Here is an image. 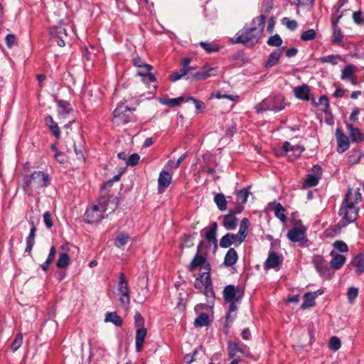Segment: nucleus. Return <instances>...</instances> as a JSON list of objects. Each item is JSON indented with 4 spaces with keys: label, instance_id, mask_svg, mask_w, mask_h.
I'll return each mask as SVG.
<instances>
[{
    "label": "nucleus",
    "instance_id": "nucleus-1",
    "mask_svg": "<svg viewBox=\"0 0 364 364\" xmlns=\"http://www.w3.org/2000/svg\"><path fill=\"white\" fill-rule=\"evenodd\" d=\"M266 17L264 15H259L252 21V26L246 27L240 30L234 39L233 43H242L247 47H252L256 45L264 31Z\"/></svg>",
    "mask_w": 364,
    "mask_h": 364
},
{
    "label": "nucleus",
    "instance_id": "nucleus-2",
    "mask_svg": "<svg viewBox=\"0 0 364 364\" xmlns=\"http://www.w3.org/2000/svg\"><path fill=\"white\" fill-rule=\"evenodd\" d=\"M362 200V195L358 188L354 193L348 189L341 204L338 214L341 217L338 225L344 228L355 222L358 218L359 208L356 204Z\"/></svg>",
    "mask_w": 364,
    "mask_h": 364
},
{
    "label": "nucleus",
    "instance_id": "nucleus-3",
    "mask_svg": "<svg viewBox=\"0 0 364 364\" xmlns=\"http://www.w3.org/2000/svg\"><path fill=\"white\" fill-rule=\"evenodd\" d=\"M118 206V199L114 196L101 195L97 205L86 210L85 220L87 223L99 222L104 218V213L110 210L114 212Z\"/></svg>",
    "mask_w": 364,
    "mask_h": 364
},
{
    "label": "nucleus",
    "instance_id": "nucleus-4",
    "mask_svg": "<svg viewBox=\"0 0 364 364\" xmlns=\"http://www.w3.org/2000/svg\"><path fill=\"white\" fill-rule=\"evenodd\" d=\"M50 181L49 176L43 171H34L23 178V188L26 192L48 186Z\"/></svg>",
    "mask_w": 364,
    "mask_h": 364
},
{
    "label": "nucleus",
    "instance_id": "nucleus-5",
    "mask_svg": "<svg viewBox=\"0 0 364 364\" xmlns=\"http://www.w3.org/2000/svg\"><path fill=\"white\" fill-rule=\"evenodd\" d=\"M71 26L63 20L55 26L50 27V35L53 41H55L60 47H64L68 38V30Z\"/></svg>",
    "mask_w": 364,
    "mask_h": 364
},
{
    "label": "nucleus",
    "instance_id": "nucleus-6",
    "mask_svg": "<svg viewBox=\"0 0 364 364\" xmlns=\"http://www.w3.org/2000/svg\"><path fill=\"white\" fill-rule=\"evenodd\" d=\"M206 245L204 241H201L197 247V253L194 256L191 262L188 266V270L193 272L196 269L199 268L200 270H203V272H208V275H210V266L205 255L202 254V250L204 246Z\"/></svg>",
    "mask_w": 364,
    "mask_h": 364
},
{
    "label": "nucleus",
    "instance_id": "nucleus-7",
    "mask_svg": "<svg viewBox=\"0 0 364 364\" xmlns=\"http://www.w3.org/2000/svg\"><path fill=\"white\" fill-rule=\"evenodd\" d=\"M194 287L196 289H201L203 288V294L207 298L213 299L215 298V293L213 288L212 281L208 272H201L199 277H198L195 282Z\"/></svg>",
    "mask_w": 364,
    "mask_h": 364
},
{
    "label": "nucleus",
    "instance_id": "nucleus-8",
    "mask_svg": "<svg viewBox=\"0 0 364 364\" xmlns=\"http://www.w3.org/2000/svg\"><path fill=\"white\" fill-rule=\"evenodd\" d=\"M312 263L321 277L326 279H331L333 277V272L327 265L323 256L319 255L313 256Z\"/></svg>",
    "mask_w": 364,
    "mask_h": 364
},
{
    "label": "nucleus",
    "instance_id": "nucleus-9",
    "mask_svg": "<svg viewBox=\"0 0 364 364\" xmlns=\"http://www.w3.org/2000/svg\"><path fill=\"white\" fill-rule=\"evenodd\" d=\"M117 291L122 306L127 308L130 304V291L128 288L127 281L123 273H121L119 277Z\"/></svg>",
    "mask_w": 364,
    "mask_h": 364
},
{
    "label": "nucleus",
    "instance_id": "nucleus-10",
    "mask_svg": "<svg viewBox=\"0 0 364 364\" xmlns=\"http://www.w3.org/2000/svg\"><path fill=\"white\" fill-rule=\"evenodd\" d=\"M306 228L304 226L294 227L289 230L288 239L293 242H299V245L304 247L307 245L308 240L306 237Z\"/></svg>",
    "mask_w": 364,
    "mask_h": 364
},
{
    "label": "nucleus",
    "instance_id": "nucleus-11",
    "mask_svg": "<svg viewBox=\"0 0 364 364\" xmlns=\"http://www.w3.org/2000/svg\"><path fill=\"white\" fill-rule=\"evenodd\" d=\"M223 298L226 302H240L244 290L232 284L226 286L223 289Z\"/></svg>",
    "mask_w": 364,
    "mask_h": 364
},
{
    "label": "nucleus",
    "instance_id": "nucleus-12",
    "mask_svg": "<svg viewBox=\"0 0 364 364\" xmlns=\"http://www.w3.org/2000/svg\"><path fill=\"white\" fill-rule=\"evenodd\" d=\"M132 109L124 103L119 104L114 111V118L118 123L127 124L131 121Z\"/></svg>",
    "mask_w": 364,
    "mask_h": 364
},
{
    "label": "nucleus",
    "instance_id": "nucleus-13",
    "mask_svg": "<svg viewBox=\"0 0 364 364\" xmlns=\"http://www.w3.org/2000/svg\"><path fill=\"white\" fill-rule=\"evenodd\" d=\"M312 173L306 176V180L303 183L304 188H309L316 186L321 178V168L318 165H314L312 168Z\"/></svg>",
    "mask_w": 364,
    "mask_h": 364
},
{
    "label": "nucleus",
    "instance_id": "nucleus-14",
    "mask_svg": "<svg viewBox=\"0 0 364 364\" xmlns=\"http://www.w3.org/2000/svg\"><path fill=\"white\" fill-rule=\"evenodd\" d=\"M217 223H213L210 226L203 228L200 231L201 237H204L209 245H213L214 248H217V239H216V231H217Z\"/></svg>",
    "mask_w": 364,
    "mask_h": 364
},
{
    "label": "nucleus",
    "instance_id": "nucleus-15",
    "mask_svg": "<svg viewBox=\"0 0 364 364\" xmlns=\"http://www.w3.org/2000/svg\"><path fill=\"white\" fill-rule=\"evenodd\" d=\"M218 75V67H210L209 65H205L200 70L192 75V78L196 80H204L208 77Z\"/></svg>",
    "mask_w": 364,
    "mask_h": 364
},
{
    "label": "nucleus",
    "instance_id": "nucleus-16",
    "mask_svg": "<svg viewBox=\"0 0 364 364\" xmlns=\"http://www.w3.org/2000/svg\"><path fill=\"white\" fill-rule=\"evenodd\" d=\"M228 355L231 358L236 356L238 353L245 354L247 356L250 355V349L246 345L240 346L238 343L231 341L228 343Z\"/></svg>",
    "mask_w": 364,
    "mask_h": 364
},
{
    "label": "nucleus",
    "instance_id": "nucleus-17",
    "mask_svg": "<svg viewBox=\"0 0 364 364\" xmlns=\"http://www.w3.org/2000/svg\"><path fill=\"white\" fill-rule=\"evenodd\" d=\"M341 17L342 14H341L336 19H332L331 21L333 35L332 42L336 45H341L343 39V35L342 33L341 29L338 26L339 20Z\"/></svg>",
    "mask_w": 364,
    "mask_h": 364
},
{
    "label": "nucleus",
    "instance_id": "nucleus-18",
    "mask_svg": "<svg viewBox=\"0 0 364 364\" xmlns=\"http://www.w3.org/2000/svg\"><path fill=\"white\" fill-rule=\"evenodd\" d=\"M336 136L338 144L337 151L338 153H343L350 146L348 137L339 128L336 131Z\"/></svg>",
    "mask_w": 364,
    "mask_h": 364
},
{
    "label": "nucleus",
    "instance_id": "nucleus-19",
    "mask_svg": "<svg viewBox=\"0 0 364 364\" xmlns=\"http://www.w3.org/2000/svg\"><path fill=\"white\" fill-rule=\"evenodd\" d=\"M282 262L283 257L282 255H278L274 252H269L264 267L265 269H275L278 267Z\"/></svg>",
    "mask_w": 364,
    "mask_h": 364
},
{
    "label": "nucleus",
    "instance_id": "nucleus-20",
    "mask_svg": "<svg viewBox=\"0 0 364 364\" xmlns=\"http://www.w3.org/2000/svg\"><path fill=\"white\" fill-rule=\"evenodd\" d=\"M237 234L227 233L220 240L221 247L228 248L231 245L239 246L243 241L240 240Z\"/></svg>",
    "mask_w": 364,
    "mask_h": 364
},
{
    "label": "nucleus",
    "instance_id": "nucleus-21",
    "mask_svg": "<svg viewBox=\"0 0 364 364\" xmlns=\"http://www.w3.org/2000/svg\"><path fill=\"white\" fill-rule=\"evenodd\" d=\"M269 102L270 110L274 112H279L284 109L285 105L284 102V98L282 95H278L274 97L267 98Z\"/></svg>",
    "mask_w": 364,
    "mask_h": 364
},
{
    "label": "nucleus",
    "instance_id": "nucleus-22",
    "mask_svg": "<svg viewBox=\"0 0 364 364\" xmlns=\"http://www.w3.org/2000/svg\"><path fill=\"white\" fill-rule=\"evenodd\" d=\"M147 335V331L144 327L138 328L135 335L136 351L139 353L143 349V345Z\"/></svg>",
    "mask_w": 364,
    "mask_h": 364
},
{
    "label": "nucleus",
    "instance_id": "nucleus-23",
    "mask_svg": "<svg viewBox=\"0 0 364 364\" xmlns=\"http://www.w3.org/2000/svg\"><path fill=\"white\" fill-rule=\"evenodd\" d=\"M330 255L332 257L329 262L330 267L335 269H340L345 264L346 257L343 255L335 252L334 250L331 252Z\"/></svg>",
    "mask_w": 364,
    "mask_h": 364
},
{
    "label": "nucleus",
    "instance_id": "nucleus-24",
    "mask_svg": "<svg viewBox=\"0 0 364 364\" xmlns=\"http://www.w3.org/2000/svg\"><path fill=\"white\" fill-rule=\"evenodd\" d=\"M223 224L225 228L228 230H232L235 229L237 225V219L234 215L232 210L228 215H225L223 219Z\"/></svg>",
    "mask_w": 364,
    "mask_h": 364
},
{
    "label": "nucleus",
    "instance_id": "nucleus-25",
    "mask_svg": "<svg viewBox=\"0 0 364 364\" xmlns=\"http://www.w3.org/2000/svg\"><path fill=\"white\" fill-rule=\"evenodd\" d=\"M58 113L60 117L64 118L66 115L73 112V108L70 104L65 100L58 101Z\"/></svg>",
    "mask_w": 364,
    "mask_h": 364
},
{
    "label": "nucleus",
    "instance_id": "nucleus-26",
    "mask_svg": "<svg viewBox=\"0 0 364 364\" xmlns=\"http://www.w3.org/2000/svg\"><path fill=\"white\" fill-rule=\"evenodd\" d=\"M355 72V67L353 65H348L342 70L341 78L342 80H350L352 84H355L356 82L353 80Z\"/></svg>",
    "mask_w": 364,
    "mask_h": 364
},
{
    "label": "nucleus",
    "instance_id": "nucleus-27",
    "mask_svg": "<svg viewBox=\"0 0 364 364\" xmlns=\"http://www.w3.org/2000/svg\"><path fill=\"white\" fill-rule=\"evenodd\" d=\"M352 264L356 267L355 273L357 274L364 272V250L353 258Z\"/></svg>",
    "mask_w": 364,
    "mask_h": 364
},
{
    "label": "nucleus",
    "instance_id": "nucleus-28",
    "mask_svg": "<svg viewBox=\"0 0 364 364\" xmlns=\"http://www.w3.org/2000/svg\"><path fill=\"white\" fill-rule=\"evenodd\" d=\"M237 258L238 256L236 250L233 248H230L225 256L223 264L226 267H232L237 262Z\"/></svg>",
    "mask_w": 364,
    "mask_h": 364
},
{
    "label": "nucleus",
    "instance_id": "nucleus-29",
    "mask_svg": "<svg viewBox=\"0 0 364 364\" xmlns=\"http://www.w3.org/2000/svg\"><path fill=\"white\" fill-rule=\"evenodd\" d=\"M294 92L296 98L302 100H309L310 89L308 85H304L296 87L294 90Z\"/></svg>",
    "mask_w": 364,
    "mask_h": 364
},
{
    "label": "nucleus",
    "instance_id": "nucleus-30",
    "mask_svg": "<svg viewBox=\"0 0 364 364\" xmlns=\"http://www.w3.org/2000/svg\"><path fill=\"white\" fill-rule=\"evenodd\" d=\"M171 182V176L168 171H163L160 173L158 183H159V188L161 191V188H167Z\"/></svg>",
    "mask_w": 364,
    "mask_h": 364
},
{
    "label": "nucleus",
    "instance_id": "nucleus-31",
    "mask_svg": "<svg viewBox=\"0 0 364 364\" xmlns=\"http://www.w3.org/2000/svg\"><path fill=\"white\" fill-rule=\"evenodd\" d=\"M346 127L352 141L360 142L363 140V135L358 128L350 124H347Z\"/></svg>",
    "mask_w": 364,
    "mask_h": 364
},
{
    "label": "nucleus",
    "instance_id": "nucleus-32",
    "mask_svg": "<svg viewBox=\"0 0 364 364\" xmlns=\"http://www.w3.org/2000/svg\"><path fill=\"white\" fill-rule=\"evenodd\" d=\"M280 57H281L280 50H275L273 52H272L269 54L268 59L264 65L265 68L268 69V68L273 67L276 64H277Z\"/></svg>",
    "mask_w": 364,
    "mask_h": 364
},
{
    "label": "nucleus",
    "instance_id": "nucleus-33",
    "mask_svg": "<svg viewBox=\"0 0 364 364\" xmlns=\"http://www.w3.org/2000/svg\"><path fill=\"white\" fill-rule=\"evenodd\" d=\"M31 228L30 230V233L28 236L26 238V252H30L34 245L35 243V237H36V228L34 225V223L33 221H31Z\"/></svg>",
    "mask_w": 364,
    "mask_h": 364
},
{
    "label": "nucleus",
    "instance_id": "nucleus-34",
    "mask_svg": "<svg viewBox=\"0 0 364 364\" xmlns=\"http://www.w3.org/2000/svg\"><path fill=\"white\" fill-rule=\"evenodd\" d=\"M274 212L275 216L282 223L287 222V217L285 215L286 210L283 205L279 203H275L274 206Z\"/></svg>",
    "mask_w": 364,
    "mask_h": 364
},
{
    "label": "nucleus",
    "instance_id": "nucleus-35",
    "mask_svg": "<svg viewBox=\"0 0 364 364\" xmlns=\"http://www.w3.org/2000/svg\"><path fill=\"white\" fill-rule=\"evenodd\" d=\"M315 299L316 297L314 294H311V292L306 293L304 295V301L301 308L304 310L314 306L316 304Z\"/></svg>",
    "mask_w": 364,
    "mask_h": 364
},
{
    "label": "nucleus",
    "instance_id": "nucleus-36",
    "mask_svg": "<svg viewBox=\"0 0 364 364\" xmlns=\"http://www.w3.org/2000/svg\"><path fill=\"white\" fill-rule=\"evenodd\" d=\"M45 122H46V125L49 127V129L51 130L53 135L56 138H59L60 135V132L59 127L58 126V124L54 122L53 117L50 115L47 116L45 118Z\"/></svg>",
    "mask_w": 364,
    "mask_h": 364
},
{
    "label": "nucleus",
    "instance_id": "nucleus-37",
    "mask_svg": "<svg viewBox=\"0 0 364 364\" xmlns=\"http://www.w3.org/2000/svg\"><path fill=\"white\" fill-rule=\"evenodd\" d=\"M249 227V220L247 218H244L241 220L240 224V228L239 231L237 233L238 235V238L240 240L244 241L247 237V232Z\"/></svg>",
    "mask_w": 364,
    "mask_h": 364
},
{
    "label": "nucleus",
    "instance_id": "nucleus-38",
    "mask_svg": "<svg viewBox=\"0 0 364 364\" xmlns=\"http://www.w3.org/2000/svg\"><path fill=\"white\" fill-rule=\"evenodd\" d=\"M159 101L162 105H167L169 107H174L180 105L185 100L183 97H178L173 99L159 98Z\"/></svg>",
    "mask_w": 364,
    "mask_h": 364
},
{
    "label": "nucleus",
    "instance_id": "nucleus-39",
    "mask_svg": "<svg viewBox=\"0 0 364 364\" xmlns=\"http://www.w3.org/2000/svg\"><path fill=\"white\" fill-rule=\"evenodd\" d=\"M105 322H111L116 326H121L122 325V319L116 312H109L106 314Z\"/></svg>",
    "mask_w": 364,
    "mask_h": 364
},
{
    "label": "nucleus",
    "instance_id": "nucleus-40",
    "mask_svg": "<svg viewBox=\"0 0 364 364\" xmlns=\"http://www.w3.org/2000/svg\"><path fill=\"white\" fill-rule=\"evenodd\" d=\"M214 201L217 205L218 208L223 211L227 208V200L223 193H218L214 197Z\"/></svg>",
    "mask_w": 364,
    "mask_h": 364
},
{
    "label": "nucleus",
    "instance_id": "nucleus-41",
    "mask_svg": "<svg viewBox=\"0 0 364 364\" xmlns=\"http://www.w3.org/2000/svg\"><path fill=\"white\" fill-rule=\"evenodd\" d=\"M133 64L134 66L143 69L146 72H150L152 66L145 63V61L140 57H135L133 58Z\"/></svg>",
    "mask_w": 364,
    "mask_h": 364
},
{
    "label": "nucleus",
    "instance_id": "nucleus-42",
    "mask_svg": "<svg viewBox=\"0 0 364 364\" xmlns=\"http://www.w3.org/2000/svg\"><path fill=\"white\" fill-rule=\"evenodd\" d=\"M209 324V317L205 314H200L195 320L194 326L196 327L207 326Z\"/></svg>",
    "mask_w": 364,
    "mask_h": 364
},
{
    "label": "nucleus",
    "instance_id": "nucleus-43",
    "mask_svg": "<svg viewBox=\"0 0 364 364\" xmlns=\"http://www.w3.org/2000/svg\"><path fill=\"white\" fill-rule=\"evenodd\" d=\"M137 75L141 76L143 82L148 85H149L151 82H154L156 81V77L150 72L141 70L137 73Z\"/></svg>",
    "mask_w": 364,
    "mask_h": 364
},
{
    "label": "nucleus",
    "instance_id": "nucleus-44",
    "mask_svg": "<svg viewBox=\"0 0 364 364\" xmlns=\"http://www.w3.org/2000/svg\"><path fill=\"white\" fill-rule=\"evenodd\" d=\"M129 239V236L127 233L121 232L116 237L115 241H114V245L117 247L121 248L127 244Z\"/></svg>",
    "mask_w": 364,
    "mask_h": 364
},
{
    "label": "nucleus",
    "instance_id": "nucleus-45",
    "mask_svg": "<svg viewBox=\"0 0 364 364\" xmlns=\"http://www.w3.org/2000/svg\"><path fill=\"white\" fill-rule=\"evenodd\" d=\"M339 59H341V56L339 55H328L321 58L319 61L322 63H330L333 65H336L338 64Z\"/></svg>",
    "mask_w": 364,
    "mask_h": 364
},
{
    "label": "nucleus",
    "instance_id": "nucleus-46",
    "mask_svg": "<svg viewBox=\"0 0 364 364\" xmlns=\"http://www.w3.org/2000/svg\"><path fill=\"white\" fill-rule=\"evenodd\" d=\"M70 264V257L67 253H61L57 262V267L58 268H65Z\"/></svg>",
    "mask_w": 364,
    "mask_h": 364
},
{
    "label": "nucleus",
    "instance_id": "nucleus-47",
    "mask_svg": "<svg viewBox=\"0 0 364 364\" xmlns=\"http://www.w3.org/2000/svg\"><path fill=\"white\" fill-rule=\"evenodd\" d=\"M248 196L249 191L247 188L241 189L236 192L237 200L242 204L246 203Z\"/></svg>",
    "mask_w": 364,
    "mask_h": 364
},
{
    "label": "nucleus",
    "instance_id": "nucleus-48",
    "mask_svg": "<svg viewBox=\"0 0 364 364\" xmlns=\"http://www.w3.org/2000/svg\"><path fill=\"white\" fill-rule=\"evenodd\" d=\"M200 45L208 53L219 50V47L213 43L200 42Z\"/></svg>",
    "mask_w": 364,
    "mask_h": 364
},
{
    "label": "nucleus",
    "instance_id": "nucleus-49",
    "mask_svg": "<svg viewBox=\"0 0 364 364\" xmlns=\"http://www.w3.org/2000/svg\"><path fill=\"white\" fill-rule=\"evenodd\" d=\"M316 37V33L314 29L311 28L304 31L301 35V39L304 41H309L314 40Z\"/></svg>",
    "mask_w": 364,
    "mask_h": 364
},
{
    "label": "nucleus",
    "instance_id": "nucleus-50",
    "mask_svg": "<svg viewBox=\"0 0 364 364\" xmlns=\"http://www.w3.org/2000/svg\"><path fill=\"white\" fill-rule=\"evenodd\" d=\"M316 106L321 105L323 107L321 108V111L323 112H326L327 110L329 109V102L328 99L326 95H321L318 99V102L316 103Z\"/></svg>",
    "mask_w": 364,
    "mask_h": 364
},
{
    "label": "nucleus",
    "instance_id": "nucleus-51",
    "mask_svg": "<svg viewBox=\"0 0 364 364\" xmlns=\"http://www.w3.org/2000/svg\"><path fill=\"white\" fill-rule=\"evenodd\" d=\"M267 43L270 46L279 47L282 44V39L278 34H275L269 38Z\"/></svg>",
    "mask_w": 364,
    "mask_h": 364
},
{
    "label": "nucleus",
    "instance_id": "nucleus-52",
    "mask_svg": "<svg viewBox=\"0 0 364 364\" xmlns=\"http://www.w3.org/2000/svg\"><path fill=\"white\" fill-rule=\"evenodd\" d=\"M255 109L256 110V112L258 114L262 113L265 111H267V110H270L267 99L266 98L264 100H262L261 102L257 104L255 107Z\"/></svg>",
    "mask_w": 364,
    "mask_h": 364
},
{
    "label": "nucleus",
    "instance_id": "nucleus-53",
    "mask_svg": "<svg viewBox=\"0 0 364 364\" xmlns=\"http://www.w3.org/2000/svg\"><path fill=\"white\" fill-rule=\"evenodd\" d=\"M23 343V336L21 333H18L16 336L14 341L12 342L11 348L13 352L16 351L19 349Z\"/></svg>",
    "mask_w": 364,
    "mask_h": 364
},
{
    "label": "nucleus",
    "instance_id": "nucleus-54",
    "mask_svg": "<svg viewBox=\"0 0 364 364\" xmlns=\"http://www.w3.org/2000/svg\"><path fill=\"white\" fill-rule=\"evenodd\" d=\"M358 295V289L354 287H351L348 289L347 292V297L348 302L353 304Z\"/></svg>",
    "mask_w": 364,
    "mask_h": 364
},
{
    "label": "nucleus",
    "instance_id": "nucleus-55",
    "mask_svg": "<svg viewBox=\"0 0 364 364\" xmlns=\"http://www.w3.org/2000/svg\"><path fill=\"white\" fill-rule=\"evenodd\" d=\"M282 23L291 31H294L298 27V23L296 20H291L287 17L282 18Z\"/></svg>",
    "mask_w": 364,
    "mask_h": 364
},
{
    "label": "nucleus",
    "instance_id": "nucleus-56",
    "mask_svg": "<svg viewBox=\"0 0 364 364\" xmlns=\"http://www.w3.org/2000/svg\"><path fill=\"white\" fill-rule=\"evenodd\" d=\"M121 173H119L113 177V178L110 181H108L105 184H104L101 188V195L107 196L105 191L107 188H110L112 186L113 182L118 181L120 179Z\"/></svg>",
    "mask_w": 364,
    "mask_h": 364
},
{
    "label": "nucleus",
    "instance_id": "nucleus-57",
    "mask_svg": "<svg viewBox=\"0 0 364 364\" xmlns=\"http://www.w3.org/2000/svg\"><path fill=\"white\" fill-rule=\"evenodd\" d=\"M341 341L338 337L333 336L330 339L328 347L331 350H338L341 348Z\"/></svg>",
    "mask_w": 364,
    "mask_h": 364
},
{
    "label": "nucleus",
    "instance_id": "nucleus-58",
    "mask_svg": "<svg viewBox=\"0 0 364 364\" xmlns=\"http://www.w3.org/2000/svg\"><path fill=\"white\" fill-rule=\"evenodd\" d=\"M186 71L184 68H181L178 71L172 73L170 75V80L172 82H176L186 75Z\"/></svg>",
    "mask_w": 364,
    "mask_h": 364
},
{
    "label": "nucleus",
    "instance_id": "nucleus-59",
    "mask_svg": "<svg viewBox=\"0 0 364 364\" xmlns=\"http://www.w3.org/2000/svg\"><path fill=\"white\" fill-rule=\"evenodd\" d=\"M333 247L340 252H347L348 251V245L341 240L334 242Z\"/></svg>",
    "mask_w": 364,
    "mask_h": 364
},
{
    "label": "nucleus",
    "instance_id": "nucleus-60",
    "mask_svg": "<svg viewBox=\"0 0 364 364\" xmlns=\"http://www.w3.org/2000/svg\"><path fill=\"white\" fill-rule=\"evenodd\" d=\"M193 235H184L181 244L182 247H189L193 245Z\"/></svg>",
    "mask_w": 364,
    "mask_h": 364
},
{
    "label": "nucleus",
    "instance_id": "nucleus-61",
    "mask_svg": "<svg viewBox=\"0 0 364 364\" xmlns=\"http://www.w3.org/2000/svg\"><path fill=\"white\" fill-rule=\"evenodd\" d=\"M353 21L358 25L364 24V19L363 17V14H362V12L360 11H355L353 14Z\"/></svg>",
    "mask_w": 364,
    "mask_h": 364
},
{
    "label": "nucleus",
    "instance_id": "nucleus-62",
    "mask_svg": "<svg viewBox=\"0 0 364 364\" xmlns=\"http://www.w3.org/2000/svg\"><path fill=\"white\" fill-rule=\"evenodd\" d=\"M43 221H44L46 226L48 228H52L53 221H52L51 214L48 211H46L43 213Z\"/></svg>",
    "mask_w": 364,
    "mask_h": 364
},
{
    "label": "nucleus",
    "instance_id": "nucleus-63",
    "mask_svg": "<svg viewBox=\"0 0 364 364\" xmlns=\"http://www.w3.org/2000/svg\"><path fill=\"white\" fill-rule=\"evenodd\" d=\"M139 159L140 156L138 154H133L129 157L127 164L129 166H135L138 164Z\"/></svg>",
    "mask_w": 364,
    "mask_h": 364
},
{
    "label": "nucleus",
    "instance_id": "nucleus-64",
    "mask_svg": "<svg viewBox=\"0 0 364 364\" xmlns=\"http://www.w3.org/2000/svg\"><path fill=\"white\" fill-rule=\"evenodd\" d=\"M6 46L11 48L14 42L16 41V36L14 34L9 33L5 38Z\"/></svg>",
    "mask_w": 364,
    "mask_h": 364
}]
</instances>
